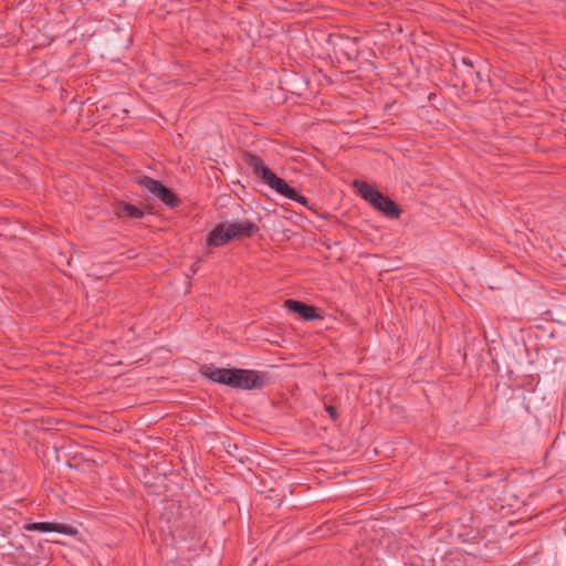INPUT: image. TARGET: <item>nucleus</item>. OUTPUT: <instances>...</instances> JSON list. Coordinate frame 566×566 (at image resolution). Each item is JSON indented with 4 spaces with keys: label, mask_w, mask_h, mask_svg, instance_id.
<instances>
[{
    "label": "nucleus",
    "mask_w": 566,
    "mask_h": 566,
    "mask_svg": "<svg viewBox=\"0 0 566 566\" xmlns=\"http://www.w3.org/2000/svg\"><path fill=\"white\" fill-rule=\"evenodd\" d=\"M244 163L251 168L253 175L259 177L271 189L275 190L281 196L289 198L300 205L307 207L308 200L306 197L300 195L293 187H291L284 179L276 176L265 164L264 160L251 153H243Z\"/></svg>",
    "instance_id": "f257e3e1"
},
{
    "label": "nucleus",
    "mask_w": 566,
    "mask_h": 566,
    "mask_svg": "<svg viewBox=\"0 0 566 566\" xmlns=\"http://www.w3.org/2000/svg\"><path fill=\"white\" fill-rule=\"evenodd\" d=\"M1 554L10 563L17 566H34L38 564V556L34 542L31 536L22 533H9L3 536L0 543Z\"/></svg>",
    "instance_id": "f03ea898"
},
{
    "label": "nucleus",
    "mask_w": 566,
    "mask_h": 566,
    "mask_svg": "<svg viewBox=\"0 0 566 566\" xmlns=\"http://www.w3.org/2000/svg\"><path fill=\"white\" fill-rule=\"evenodd\" d=\"M332 52L338 63L355 62L359 56L358 38L344 34L331 36Z\"/></svg>",
    "instance_id": "7ed1b4c3"
},
{
    "label": "nucleus",
    "mask_w": 566,
    "mask_h": 566,
    "mask_svg": "<svg viewBox=\"0 0 566 566\" xmlns=\"http://www.w3.org/2000/svg\"><path fill=\"white\" fill-rule=\"evenodd\" d=\"M138 185L142 188L147 189L169 208H177L181 203L178 196L160 180L154 179L149 176H142L138 180Z\"/></svg>",
    "instance_id": "20e7f679"
},
{
    "label": "nucleus",
    "mask_w": 566,
    "mask_h": 566,
    "mask_svg": "<svg viewBox=\"0 0 566 566\" xmlns=\"http://www.w3.org/2000/svg\"><path fill=\"white\" fill-rule=\"evenodd\" d=\"M353 187L360 195V197L369 202L375 209L384 212L389 217V197L382 195L380 191L371 187L368 182L361 180H354Z\"/></svg>",
    "instance_id": "39448f33"
},
{
    "label": "nucleus",
    "mask_w": 566,
    "mask_h": 566,
    "mask_svg": "<svg viewBox=\"0 0 566 566\" xmlns=\"http://www.w3.org/2000/svg\"><path fill=\"white\" fill-rule=\"evenodd\" d=\"M235 373V389L252 390L261 389L265 386V374H261L253 369L242 368H238Z\"/></svg>",
    "instance_id": "423d86ee"
},
{
    "label": "nucleus",
    "mask_w": 566,
    "mask_h": 566,
    "mask_svg": "<svg viewBox=\"0 0 566 566\" xmlns=\"http://www.w3.org/2000/svg\"><path fill=\"white\" fill-rule=\"evenodd\" d=\"M237 369L238 368H221L214 367L213 365H203L200 368V373L203 377L213 382L234 388Z\"/></svg>",
    "instance_id": "0eeeda50"
},
{
    "label": "nucleus",
    "mask_w": 566,
    "mask_h": 566,
    "mask_svg": "<svg viewBox=\"0 0 566 566\" xmlns=\"http://www.w3.org/2000/svg\"><path fill=\"white\" fill-rule=\"evenodd\" d=\"M24 530L32 532H56L66 535H75L77 533L76 528L61 523H52V522H33L27 523L24 525Z\"/></svg>",
    "instance_id": "6e6552de"
},
{
    "label": "nucleus",
    "mask_w": 566,
    "mask_h": 566,
    "mask_svg": "<svg viewBox=\"0 0 566 566\" xmlns=\"http://www.w3.org/2000/svg\"><path fill=\"white\" fill-rule=\"evenodd\" d=\"M285 307L292 313L298 314L304 321H314L322 318L317 308L298 300L289 298L285 301Z\"/></svg>",
    "instance_id": "1a4fd4ad"
},
{
    "label": "nucleus",
    "mask_w": 566,
    "mask_h": 566,
    "mask_svg": "<svg viewBox=\"0 0 566 566\" xmlns=\"http://www.w3.org/2000/svg\"><path fill=\"white\" fill-rule=\"evenodd\" d=\"M232 240L231 234L228 230L227 223H219L209 233L206 245L211 247H223Z\"/></svg>",
    "instance_id": "9d476101"
},
{
    "label": "nucleus",
    "mask_w": 566,
    "mask_h": 566,
    "mask_svg": "<svg viewBox=\"0 0 566 566\" xmlns=\"http://www.w3.org/2000/svg\"><path fill=\"white\" fill-rule=\"evenodd\" d=\"M227 224L232 240L251 238L260 230L259 227L252 221L232 222Z\"/></svg>",
    "instance_id": "9b49d317"
},
{
    "label": "nucleus",
    "mask_w": 566,
    "mask_h": 566,
    "mask_svg": "<svg viewBox=\"0 0 566 566\" xmlns=\"http://www.w3.org/2000/svg\"><path fill=\"white\" fill-rule=\"evenodd\" d=\"M114 213L118 218L127 217L130 219H142L145 216L143 209L126 201H117L114 203Z\"/></svg>",
    "instance_id": "f8f14e48"
},
{
    "label": "nucleus",
    "mask_w": 566,
    "mask_h": 566,
    "mask_svg": "<svg viewBox=\"0 0 566 566\" xmlns=\"http://www.w3.org/2000/svg\"><path fill=\"white\" fill-rule=\"evenodd\" d=\"M325 410L333 421H336L338 419L339 415L336 407H334L333 405H325Z\"/></svg>",
    "instance_id": "ddd939ff"
},
{
    "label": "nucleus",
    "mask_w": 566,
    "mask_h": 566,
    "mask_svg": "<svg viewBox=\"0 0 566 566\" xmlns=\"http://www.w3.org/2000/svg\"><path fill=\"white\" fill-rule=\"evenodd\" d=\"M81 460H82L81 457L74 455L71 459H67L66 462H67L70 468L78 469Z\"/></svg>",
    "instance_id": "4468645a"
},
{
    "label": "nucleus",
    "mask_w": 566,
    "mask_h": 566,
    "mask_svg": "<svg viewBox=\"0 0 566 566\" xmlns=\"http://www.w3.org/2000/svg\"><path fill=\"white\" fill-rule=\"evenodd\" d=\"M401 213V209L391 201V218H398Z\"/></svg>",
    "instance_id": "2eb2a0df"
},
{
    "label": "nucleus",
    "mask_w": 566,
    "mask_h": 566,
    "mask_svg": "<svg viewBox=\"0 0 566 566\" xmlns=\"http://www.w3.org/2000/svg\"><path fill=\"white\" fill-rule=\"evenodd\" d=\"M53 449L55 451V457H56V460L59 461L60 460V451L64 449V444H62L61 447H57V446H53Z\"/></svg>",
    "instance_id": "dca6fc26"
}]
</instances>
